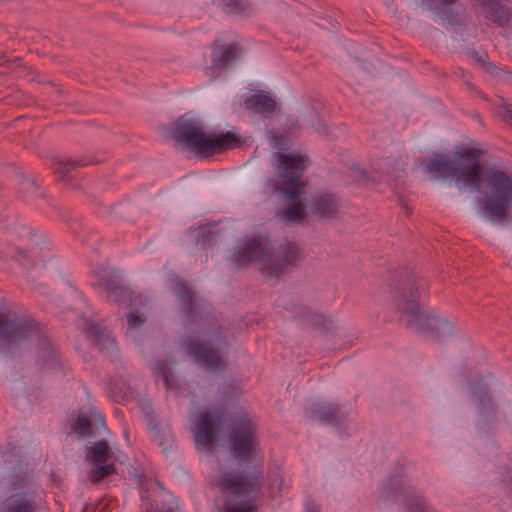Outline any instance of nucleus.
<instances>
[{
    "instance_id": "obj_1",
    "label": "nucleus",
    "mask_w": 512,
    "mask_h": 512,
    "mask_svg": "<svg viewBox=\"0 0 512 512\" xmlns=\"http://www.w3.org/2000/svg\"><path fill=\"white\" fill-rule=\"evenodd\" d=\"M215 484L220 492L217 500L219 512H257V503L252 494L259 492L263 486L261 469L220 467Z\"/></svg>"
},
{
    "instance_id": "obj_2",
    "label": "nucleus",
    "mask_w": 512,
    "mask_h": 512,
    "mask_svg": "<svg viewBox=\"0 0 512 512\" xmlns=\"http://www.w3.org/2000/svg\"><path fill=\"white\" fill-rule=\"evenodd\" d=\"M29 342L36 343L43 365L54 366L57 363L51 341L41 332L39 324L28 316L0 305V349L12 352Z\"/></svg>"
},
{
    "instance_id": "obj_3",
    "label": "nucleus",
    "mask_w": 512,
    "mask_h": 512,
    "mask_svg": "<svg viewBox=\"0 0 512 512\" xmlns=\"http://www.w3.org/2000/svg\"><path fill=\"white\" fill-rule=\"evenodd\" d=\"M169 133L175 141L185 144L192 152L203 158L237 148L242 144L240 137L231 131L206 133L202 120L190 113L172 122Z\"/></svg>"
},
{
    "instance_id": "obj_4",
    "label": "nucleus",
    "mask_w": 512,
    "mask_h": 512,
    "mask_svg": "<svg viewBox=\"0 0 512 512\" xmlns=\"http://www.w3.org/2000/svg\"><path fill=\"white\" fill-rule=\"evenodd\" d=\"M426 281L408 277L395 292L393 305L396 311L407 316V327L425 330L437 340L448 338L453 333V325L446 319L422 311L418 302L420 289H424Z\"/></svg>"
},
{
    "instance_id": "obj_5",
    "label": "nucleus",
    "mask_w": 512,
    "mask_h": 512,
    "mask_svg": "<svg viewBox=\"0 0 512 512\" xmlns=\"http://www.w3.org/2000/svg\"><path fill=\"white\" fill-rule=\"evenodd\" d=\"M304 253L295 242L286 241L275 249L266 248L258 239H252L233 256L235 266L243 267L252 262L264 265V272L278 280L279 274L287 267H296L304 260Z\"/></svg>"
},
{
    "instance_id": "obj_6",
    "label": "nucleus",
    "mask_w": 512,
    "mask_h": 512,
    "mask_svg": "<svg viewBox=\"0 0 512 512\" xmlns=\"http://www.w3.org/2000/svg\"><path fill=\"white\" fill-rule=\"evenodd\" d=\"M482 210L492 222H503L512 203V177L490 167L482 174Z\"/></svg>"
},
{
    "instance_id": "obj_7",
    "label": "nucleus",
    "mask_w": 512,
    "mask_h": 512,
    "mask_svg": "<svg viewBox=\"0 0 512 512\" xmlns=\"http://www.w3.org/2000/svg\"><path fill=\"white\" fill-rule=\"evenodd\" d=\"M230 456L239 464L249 462L259 446L256 423L243 411L236 415L227 436Z\"/></svg>"
},
{
    "instance_id": "obj_8",
    "label": "nucleus",
    "mask_w": 512,
    "mask_h": 512,
    "mask_svg": "<svg viewBox=\"0 0 512 512\" xmlns=\"http://www.w3.org/2000/svg\"><path fill=\"white\" fill-rule=\"evenodd\" d=\"M223 407H208L196 418L193 428L196 446L201 449L210 448L222 426L224 419Z\"/></svg>"
},
{
    "instance_id": "obj_9",
    "label": "nucleus",
    "mask_w": 512,
    "mask_h": 512,
    "mask_svg": "<svg viewBox=\"0 0 512 512\" xmlns=\"http://www.w3.org/2000/svg\"><path fill=\"white\" fill-rule=\"evenodd\" d=\"M480 153L473 148H464L457 151L458 171L453 178L456 183H462L476 191L482 187V167L479 163Z\"/></svg>"
},
{
    "instance_id": "obj_10",
    "label": "nucleus",
    "mask_w": 512,
    "mask_h": 512,
    "mask_svg": "<svg viewBox=\"0 0 512 512\" xmlns=\"http://www.w3.org/2000/svg\"><path fill=\"white\" fill-rule=\"evenodd\" d=\"M403 497V505L406 512H436L430 507L422 495L416 493L413 487L405 486L401 476H391L383 485L381 497Z\"/></svg>"
},
{
    "instance_id": "obj_11",
    "label": "nucleus",
    "mask_w": 512,
    "mask_h": 512,
    "mask_svg": "<svg viewBox=\"0 0 512 512\" xmlns=\"http://www.w3.org/2000/svg\"><path fill=\"white\" fill-rule=\"evenodd\" d=\"M277 305L291 314V317L302 323L317 328L326 327V318L323 314L312 310L303 303L302 298L296 294H283L277 299Z\"/></svg>"
},
{
    "instance_id": "obj_12",
    "label": "nucleus",
    "mask_w": 512,
    "mask_h": 512,
    "mask_svg": "<svg viewBox=\"0 0 512 512\" xmlns=\"http://www.w3.org/2000/svg\"><path fill=\"white\" fill-rule=\"evenodd\" d=\"M186 350L197 364L211 372H219L225 368V363L219 353L208 343L189 339L186 341Z\"/></svg>"
},
{
    "instance_id": "obj_13",
    "label": "nucleus",
    "mask_w": 512,
    "mask_h": 512,
    "mask_svg": "<svg viewBox=\"0 0 512 512\" xmlns=\"http://www.w3.org/2000/svg\"><path fill=\"white\" fill-rule=\"evenodd\" d=\"M471 396L476 405V412L483 424L495 421L497 403L495 402L489 387L482 379L474 381L470 386Z\"/></svg>"
},
{
    "instance_id": "obj_14",
    "label": "nucleus",
    "mask_w": 512,
    "mask_h": 512,
    "mask_svg": "<svg viewBox=\"0 0 512 512\" xmlns=\"http://www.w3.org/2000/svg\"><path fill=\"white\" fill-rule=\"evenodd\" d=\"M277 175L284 184L295 185L305 170V157L294 153H275Z\"/></svg>"
},
{
    "instance_id": "obj_15",
    "label": "nucleus",
    "mask_w": 512,
    "mask_h": 512,
    "mask_svg": "<svg viewBox=\"0 0 512 512\" xmlns=\"http://www.w3.org/2000/svg\"><path fill=\"white\" fill-rule=\"evenodd\" d=\"M340 205L341 199L337 194L320 191L311 195L307 206L312 216L329 220L337 216Z\"/></svg>"
},
{
    "instance_id": "obj_16",
    "label": "nucleus",
    "mask_w": 512,
    "mask_h": 512,
    "mask_svg": "<svg viewBox=\"0 0 512 512\" xmlns=\"http://www.w3.org/2000/svg\"><path fill=\"white\" fill-rule=\"evenodd\" d=\"M481 8L484 18L500 28L512 20V3L509 0H472Z\"/></svg>"
},
{
    "instance_id": "obj_17",
    "label": "nucleus",
    "mask_w": 512,
    "mask_h": 512,
    "mask_svg": "<svg viewBox=\"0 0 512 512\" xmlns=\"http://www.w3.org/2000/svg\"><path fill=\"white\" fill-rule=\"evenodd\" d=\"M308 415L312 421L334 425L338 429H341L347 419V412L343 407L334 403H315L309 408Z\"/></svg>"
},
{
    "instance_id": "obj_18",
    "label": "nucleus",
    "mask_w": 512,
    "mask_h": 512,
    "mask_svg": "<svg viewBox=\"0 0 512 512\" xmlns=\"http://www.w3.org/2000/svg\"><path fill=\"white\" fill-rule=\"evenodd\" d=\"M243 53V48L237 42H225L219 39L211 44V63L216 69L228 68Z\"/></svg>"
},
{
    "instance_id": "obj_19",
    "label": "nucleus",
    "mask_w": 512,
    "mask_h": 512,
    "mask_svg": "<svg viewBox=\"0 0 512 512\" xmlns=\"http://www.w3.org/2000/svg\"><path fill=\"white\" fill-rule=\"evenodd\" d=\"M7 232L11 235V240L17 238L20 244L16 250L20 256L35 257L38 250L40 239L32 233L31 228L26 225L13 223L7 227Z\"/></svg>"
},
{
    "instance_id": "obj_20",
    "label": "nucleus",
    "mask_w": 512,
    "mask_h": 512,
    "mask_svg": "<svg viewBox=\"0 0 512 512\" xmlns=\"http://www.w3.org/2000/svg\"><path fill=\"white\" fill-rule=\"evenodd\" d=\"M77 325L83 330L85 335L92 340L93 344L100 352L109 356L116 352L115 341L105 329L93 322H89L83 317L78 320Z\"/></svg>"
},
{
    "instance_id": "obj_21",
    "label": "nucleus",
    "mask_w": 512,
    "mask_h": 512,
    "mask_svg": "<svg viewBox=\"0 0 512 512\" xmlns=\"http://www.w3.org/2000/svg\"><path fill=\"white\" fill-rule=\"evenodd\" d=\"M36 493L32 490L17 491L0 503V512H37Z\"/></svg>"
},
{
    "instance_id": "obj_22",
    "label": "nucleus",
    "mask_w": 512,
    "mask_h": 512,
    "mask_svg": "<svg viewBox=\"0 0 512 512\" xmlns=\"http://www.w3.org/2000/svg\"><path fill=\"white\" fill-rule=\"evenodd\" d=\"M457 151L451 154H435L429 161L424 163V170L427 174L435 175L436 178H453L458 171Z\"/></svg>"
},
{
    "instance_id": "obj_23",
    "label": "nucleus",
    "mask_w": 512,
    "mask_h": 512,
    "mask_svg": "<svg viewBox=\"0 0 512 512\" xmlns=\"http://www.w3.org/2000/svg\"><path fill=\"white\" fill-rule=\"evenodd\" d=\"M91 162H88L82 158L72 159L67 156H55L51 160V167L55 174L62 180H70L72 176L70 173L78 167H83Z\"/></svg>"
},
{
    "instance_id": "obj_24",
    "label": "nucleus",
    "mask_w": 512,
    "mask_h": 512,
    "mask_svg": "<svg viewBox=\"0 0 512 512\" xmlns=\"http://www.w3.org/2000/svg\"><path fill=\"white\" fill-rule=\"evenodd\" d=\"M244 105L247 110L268 115L276 110L277 103L273 97L269 96L264 91H258L247 98Z\"/></svg>"
},
{
    "instance_id": "obj_25",
    "label": "nucleus",
    "mask_w": 512,
    "mask_h": 512,
    "mask_svg": "<svg viewBox=\"0 0 512 512\" xmlns=\"http://www.w3.org/2000/svg\"><path fill=\"white\" fill-rule=\"evenodd\" d=\"M174 293L177 295L182 304V309L187 317L194 313L195 293L188 287L185 281L177 280L174 284Z\"/></svg>"
},
{
    "instance_id": "obj_26",
    "label": "nucleus",
    "mask_w": 512,
    "mask_h": 512,
    "mask_svg": "<svg viewBox=\"0 0 512 512\" xmlns=\"http://www.w3.org/2000/svg\"><path fill=\"white\" fill-rule=\"evenodd\" d=\"M87 460L93 464L110 463L113 460V452L105 440L95 442L88 450Z\"/></svg>"
},
{
    "instance_id": "obj_27",
    "label": "nucleus",
    "mask_w": 512,
    "mask_h": 512,
    "mask_svg": "<svg viewBox=\"0 0 512 512\" xmlns=\"http://www.w3.org/2000/svg\"><path fill=\"white\" fill-rule=\"evenodd\" d=\"M218 6L227 14L249 15L254 11L249 0H218Z\"/></svg>"
},
{
    "instance_id": "obj_28",
    "label": "nucleus",
    "mask_w": 512,
    "mask_h": 512,
    "mask_svg": "<svg viewBox=\"0 0 512 512\" xmlns=\"http://www.w3.org/2000/svg\"><path fill=\"white\" fill-rule=\"evenodd\" d=\"M305 214V205L300 202H293L282 211H278L276 216L284 222H300Z\"/></svg>"
},
{
    "instance_id": "obj_29",
    "label": "nucleus",
    "mask_w": 512,
    "mask_h": 512,
    "mask_svg": "<svg viewBox=\"0 0 512 512\" xmlns=\"http://www.w3.org/2000/svg\"><path fill=\"white\" fill-rule=\"evenodd\" d=\"M104 287L108 293V299L115 302H122L129 296L128 290L121 286L117 281L106 278L104 279Z\"/></svg>"
},
{
    "instance_id": "obj_30",
    "label": "nucleus",
    "mask_w": 512,
    "mask_h": 512,
    "mask_svg": "<svg viewBox=\"0 0 512 512\" xmlns=\"http://www.w3.org/2000/svg\"><path fill=\"white\" fill-rule=\"evenodd\" d=\"M95 467L89 471V480L92 483H99L104 478L116 473L114 461L110 463L94 464Z\"/></svg>"
},
{
    "instance_id": "obj_31",
    "label": "nucleus",
    "mask_w": 512,
    "mask_h": 512,
    "mask_svg": "<svg viewBox=\"0 0 512 512\" xmlns=\"http://www.w3.org/2000/svg\"><path fill=\"white\" fill-rule=\"evenodd\" d=\"M161 502L162 505L160 506L158 500H155V507L152 503H149V507L146 508L145 512H174V509L177 507L172 495L168 493L161 495Z\"/></svg>"
},
{
    "instance_id": "obj_32",
    "label": "nucleus",
    "mask_w": 512,
    "mask_h": 512,
    "mask_svg": "<svg viewBox=\"0 0 512 512\" xmlns=\"http://www.w3.org/2000/svg\"><path fill=\"white\" fill-rule=\"evenodd\" d=\"M72 429L81 437L90 436L92 432V424L86 414L80 413L77 416L76 421L72 426Z\"/></svg>"
},
{
    "instance_id": "obj_33",
    "label": "nucleus",
    "mask_w": 512,
    "mask_h": 512,
    "mask_svg": "<svg viewBox=\"0 0 512 512\" xmlns=\"http://www.w3.org/2000/svg\"><path fill=\"white\" fill-rule=\"evenodd\" d=\"M469 54L482 66L486 71L492 73L496 67L489 62L488 54L484 51L479 52L475 49L469 50Z\"/></svg>"
},
{
    "instance_id": "obj_34",
    "label": "nucleus",
    "mask_w": 512,
    "mask_h": 512,
    "mask_svg": "<svg viewBox=\"0 0 512 512\" xmlns=\"http://www.w3.org/2000/svg\"><path fill=\"white\" fill-rule=\"evenodd\" d=\"M497 469L498 474L501 476V481L512 489V458L507 463L498 466Z\"/></svg>"
},
{
    "instance_id": "obj_35",
    "label": "nucleus",
    "mask_w": 512,
    "mask_h": 512,
    "mask_svg": "<svg viewBox=\"0 0 512 512\" xmlns=\"http://www.w3.org/2000/svg\"><path fill=\"white\" fill-rule=\"evenodd\" d=\"M498 114L501 120L512 128V103L502 100L498 108Z\"/></svg>"
},
{
    "instance_id": "obj_36",
    "label": "nucleus",
    "mask_w": 512,
    "mask_h": 512,
    "mask_svg": "<svg viewBox=\"0 0 512 512\" xmlns=\"http://www.w3.org/2000/svg\"><path fill=\"white\" fill-rule=\"evenodd\" d=\"M288 185L289 184H284V183H283V185L276 184L275 190L281 192L287 199H290V200L297 199L301 194L299 187L298 186L289 187Z\"/></svg>"
},
{
    "instance_id": "obj_37",
    "label": "nucleus",
    "mask_w": 512,
    "mask_h": 512,
    "mask_svg": "<svg viewBox=\"0 0 512 512\" xmlns=\"http://www.w3.org/2000/svg\"><path fill=\"white\" fill-rule=\"evenodd\" d=\"M127 324L129 329H136L139 326H141L145 321L144 314L140 313L139 311H130L127 315Z\"/></svg>"
},
{
    "instance_id": "obj_38",
    "label": "nucleus",
    "mask_w": 512,
    "mask_h": 512,
    "mask_svg": "<svg viewBox=\"0 0 512 512\" xmlns=\"http://www.w3.org/2000/svg\"><path fill=\"white\" fill-rule=\"evenodd\" d=\"M155 370L162 376L165 385H169V375L171 373L170 367L165 362L157 363Z\"/></svg>"
},
{
    "instance_id": "obj_39",
    "label": "nucleus",
    "mask_w": 512,
    "mask_h": 512,
    "mask_svg": "<svg viewBox=\"0 0 512 512\" xmlns=\"http://www.w3.org/2000/svg\"><path fill=\"white\" fill-rule=\"evenodd\" d=\"M20 190L22 192H29L31 190L33 193H36L38 190V187H37L36 183L34 182V180L28 179V178H22L20 181Z\"/></svg>"
},
{
    "instance_id": "obj_40",
    "label": "nucleus",
    "mask_w": 512,
    "mask_h": 512,
    "mask_svg": "<svg viewBox=\"0 0 512 512\" xmlns=\"http://www.w3.org/2000/svg\"><path fill=\"white\" fill-rule=\"evenodd\" d=\"M215 240V235L212 232H207L199 236L198 242L210 243Z\"/></svg>"
},
{
    "instance_id": "obj_41",
    "label": "nucleus",
    "mask_w": 512,
    "mask_h": 512,
    "mask_svg": "<svg viewBox=\"0 0 512 512\" xmlns=\"http://www.w3.org/2000/svg\"><path fill=\"white\" fill-rule=\"evenodd\" d=\"M439 2L442 6H452L457 2V0H439Z\"/></svg>"
},
{
    "instance_id": "obj_42",
    "label": "nucleus",
    "mask_w": 512,
    "mask_h": 512,
    "mask_svg": "<svg viewBox=\"0 0 512 512\" xmlns=\"http://www.w3.org/2000/svg\"><path fill=\"white\" fill-rule=\"evenodd\" d=\"M140 498H141L142 501L148 502L147 491H141L140 492Z\"/></svg>"
},
{
    "instance_id": "obj_43",
    "label": "nucleus",
    "mask_w": 512,
    "mask_h": 512,
    "mask_svg": "<svg viewBox=\"0 0 512 512\" xmlns=\"http://www.w3.org/2000/svg\"><path fill=\"white\" fill-rule=\"evenodd\" d=\"M306 512H317V510L308 509Z\"/></svg>"
},
{
    "instance_id": "obj_44",
    "label": "nucleus",
    "mask_w": 512,
    "mask_h": 512,
    "mask_svg": "<svg viewBox=\"0 0 512 512\" xmlns=\"http://www.w3.org/2000/svg\"><path fill=\"white\" fill-rule=\"evenodd\" d=\"M82 512H88V511H87V507H85V508L82 510Z\"/></svg>"
}]
</instances>
